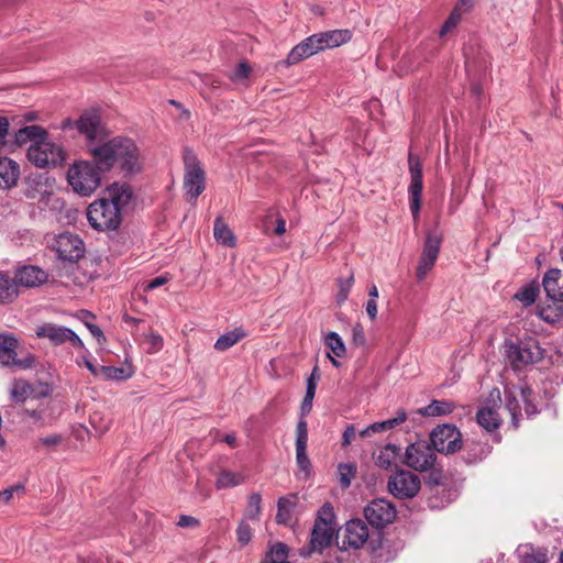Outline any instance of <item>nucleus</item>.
Returning a JSON list of instances; mask_svg holds the SVG:
<instances>
[{
    "mask_svg": "<svg viewBox=\"0 0 563 563\" xmlns=\"http://www.w3.org/2000/svg\"><path fill=\"white\" fill-rule=\"evenodd\" d=\"M90 155L97 168L103 173L118 170L123 177H131L144 168L141 148L129 136L118 135L100 144H91Z\"/></svg>",
    "mask_w": 563,
    "mask_h": 563,
    "instance_id": "obj_1",
    "label": "nucleus"
},
{
    "mask_svg": "<svg viewBox=\"0 0 563 563\" xmlns=\"http://www.w3.org/2000/svg\"><path fill=\"white\" fill-rule=\"evenodd\" d=\"M184 181L183 187L189 202H195L206 189V172L197 155L190 148L183 152Z\"/></svg>",
    "mask_w": 563,
    "mask_h": 563,
    "instance_id": "obj_2",
    "label": "nucleus"
},
{
    "mask_svg": "<svg viewBox=\"0 0 563 563\" xmlns=\"http://www.w3.org/2000/svg\"><path fill=\"white\" fill-rule=\"evenodd\" d=\"M100 173L93 161H80L68 169L67 180L75 192L88 197L100 186Z\"/></svg>",
    "mask_w": 563,
    "mask_h": 563,
    "instance_id": "obj_3",
    "label": "nucleus"
},
{
    "mask_svg": "<svg viewBox=\"0 0 563 563\" xmlns=\"http://www.w3.org/2000/svg\"><path fill=\"white\" fill-rule=\"evenodd\" d=\"M505 354L516 369L538 363L543 358V350L539 342L532 338L520 341H506Z\"/></svg>",
    "mask_w": 563,
    "mask_h": 563,
    "instance_id": "obj_4",
    "label": "nucleus"
},
{
    "mask_svg": "<svg viewBox=\"0 0 563 563\" xmlns=\"http://www.w3.org/2000/svg\"><path fill=\"white\" fill-rule=\"evenodd\" d=\"M87 219L89 224L97 231H114L122 222L119 207L108 203L107 199L102 198L89 205Z\"/></svg>",
    "mask_w": 563,
    "mask_h": 563,
    "instance_id": "obj_5",
    "label": "nucleus"
},
{
    "mask_svg": "<svg viewBox=\"0 0 563 563\" xmlns=\"http://www.w3.org/2000/svg\"><path fill=\"white\" fill-rule=\"evenodd\" d=\"M27 158L38 168H49L59 165L65 159V155L62 146L52 142L47 135L30 145Z\"/></svg>",
    "mask_w": 563,
    "mask_h": 563,
    "instance_id": "obj_6",
    "label": "nucleus"
},
{
    "mask_svg": "<svg viewBox=\"0 0 563 563\" xmlns=\"http://www.w3.org/2000/svg\"><path fill=\"white\" fill-rule=\"evenodd\" d=\"M47 246L63 263L75 264L85 255V243L73 233H60L47 241Z\"/></svg>",
    "mask_w": 563,
    "mask_h": 563,
    "instance_id": "obj_7",
    "label": "nucleus"
},
{
    "mask_svg": "<svg viewBox=\"0 0 563 563\" xmlns=\"http://www.w3.org/2000/svg\"><path fill=\"white\" fill-rule=\"evenodd\" d=\"M435 450L427 441H417L406 448L402 463L417 472L433 470L437 462Z\"/></svg>",
    "mask_w": 563,
    "mask_h": 563,
    "instance_id": "obj_8",
    "label": "nucleus"
},
{
    "mask_svg": "<svg viewBox=\"0 0 563 563\" xmlns=\"http://www.w3.org/2000/svg\"><path fill=\"white\" fill-rule=\"evenodd\" d=\"M433 449L442 454H454L462 450L463 441L460 430L454 424H441L430 433Z\"/></svg>",
    "mask_w": 563,
    "mask_h": 563,
    "instance_id": "obj_9",
    "label": "nucleus"
},
{
    "mask_svg": "<svg viewBox=\"0 0 563 563\" xmlns=\"http://www.w3.org/2000/svg\"><path fill=\"white\" fill-rule=\"evenodd\" d=\"M387 488L398 499H411L420 492L421 481L410 471L400 470L388 478Z\"/></svg>",
    "mask_w": 563,
    "mask_h": 563,
    "instance_id": "obj_10",
    "label": "nucleus"
},
{
    "mask_svg": "<svg viewBox=\"0 0 563 563\" xmlns=\"http://www.w3.org/2000/svg\"><path fill=\"white\" fill-rule=\"evenodd\" d=\"M334 527L323 517H318L311 531L310 542L307 548L300 550L301 555H311L314 552L321 553L331 547L334 534Z\"/></svg>",
    "mask_w": 563,
    "mask_h": 563,
    "instance_id": "obj_11",
    "label": "nucleus"
},
{
    "mask_svg": "<svg viewBox=\"0 0 563 563\" xmlns=\"http://www.w3.org/2000/svg\"><path fill=\"white\" fill-rule=\"evenodd\" d=\"M408 168L410 173V211L412 217L417 219L421 208V195L423 189L422 184V164L418 156L413 155L412 152L408 154Z\"/></svg>",
    "mask_w": 563,
    "mask_h": 563,
    "instance_id": "obj_12",
    "label": "nucleus"
},
{
    "mask_svg": "<svg viewBox=\"0 0 563 563\" xmlns=\"http://www.w3.org/2000/svg\"><path fill=\"white\" fill-rule=\"evenodd\" d=\"M397 511L395 505L385 499H373L365 508L364 516L368 523L375 528H384L391 523L396 518Z\"/></svg>",
    "mask_w": 563,
    "mask_h": 563,
    "instance_id": "obj_13",
    "label": "nucleus"
},
{
    "mask_svg": "<svg viewBox=\"0 0 563 563\" xmlns=\"http://www.w3.org/2000/svg\"><path fill=\"white\" fill-rule=\"evenodd\" d=\"M441 243L442 239L437 232H429L427 234L423 250L416 269V275L419 282L423 280L433 268L440 253Z\"/></svg>",
    "mask_w": 563,
    "mask_h": 563,
    "instance_id": "obj_14",
    "label": "nucleus"
},
{
    "mask_svg": "<svg viewBox=\"0 0 563 563\" xmlns=\"http://www.w3.org/2000/svg\"><path fill=\"white\" fill-rule=\"evenodd\" d=\"M35 333L37 338L48 339L54 345H60L69 341L75 347H84L81 339L71 329L66 327L44 323L36 328Z\"/></svg>",
    "mask_w": 563,
    "mask_h": 563,
    "instance_id": "obj_15",
    "label": "nucleus"
},
{
    "mask_svg": "<svg viewBox=\"0 0 563 563\" xmlns=\"http://www.w3.org/2000/svg\"><path fill=\"white\" fill-rule=\"evenodd\" d=\"M18 340L12 335L0 334V363L5 366L15 365L20 368H30L34 364V357L16 358Z\"/></svg>",
    "mask_w": 563,
    "mask_h": 563,
    "instance_id": "obj_16",
    "label": "nucleus"
},
{
    "mask_svg": "<svg viewBox=\"0 0 563 563\" xmlns=\"http://www.w3.org/2000/svg\"><path fill=\"white\" fill-rule=\"evenodd\" d=\"M308 444V423L303 419H299L296 427V463L299 472L308 478L311 474L312 465L307 454Z\"/></svg>",
    "mask_w": 563,
    "mask_h": 563,
    "instance_id": "obj_17",
    "label": "nucleus"
},
{
    "mask_svg": "<svg viewBox=\"0 0 563 563\" xmlns=\"http://www.w3.org/2000/svg\"><path fill=\"white\" fill-rule=\"evenodd\" d=\"M74 126L78 132L86 136L87 147L90 153L91 144H100L102 141H98V137L102 133L101 119L97 112H85L78 120L74 122Z\"/></svg>",
    "mask_w": 563,
    "mask_h": 563,
    "instance_id": "obj_18",
    "label": "nucleus"
},
{
    "mask_svg": "<svg viewBox=\"0 0 563 563\" xmlns=\"http://www.w3.org/2000/svg\"><path fill=\"white\" fill-rule=\"evenodd\" d=\"M368 528L361 519H352L345 523L342 534L343 549H360L368 539Z\"/></svg>",
    "mask_w": 563,
    "mask_h": 563,
    "instance_id": "obj_19",
    "label": "nucleus"
},
{
    "mask_svg": "<svg viewBox=\"0 0 563 563\" xmlns=\"http://www.w3.org/2000/svg\"><path fill=\"white\" fill-rule=\"evenodd\" d=\"M14 279L18 287L37 288L48 282V273L36 265H23L15 269Z\"/></svg>",
    "mask_w": 563,
    "mask_h": 563,
    "instance_id": "obj_20",
    "label": "nucleus"
},
{
    "mask_svg": "<svg viewBox=\"0 0 563 563\" xmlns=\"http://www.w3.org/2000/svg\"><path fill=\"white\" fill-rule=\"evenodd\" d=\"M318 53L319 48L312 34L305 38L303 41H301L296 46H294L291 51L288 53L286 59L280 62V64H284L286 66H292Z\"/></svg>",
    "mask_w": 563,
    "mask_h": 563,
    "instance_id": "obj_21",
    "label": "nucleus"
},
{
    "mask_svg": "<svg viewBox=\"0 0 563 563\" xmlns=\"http://www.w3.org/2000/svg\"><path fill=\"white\" fill-rule=\"evenodd\" d=\"M319 52L339 47L347 43L352 35L349 30H331L313 34Z\"/></svg>",
    "mask_w": 563,
    "mask_h": 563,
    "instance_id": "obj_22",
    "label": "nucleus"
},
{
    "mask_svg": "<svg viewBox=\"0 0 563 563\" xmlns=\"http://www.w3.org/2000/svg\"><path fill=\"white\" fill-rule=\"evenodd\" d=\"M542 285L549 298L554 301H563V271L556 268L548 271Z\"/></svg>",
    "mask_w": 563,
    "mask_h": 563,
    "instance_id": "obj_23",
    "label": "nucleus"
},
{
    "mask_svg": "<svg viewBox=\"0 0 563 563\" xmlns=\"http://www.w3.org/2000/svg\"><path fill=\"white\" fill-rule=\"evenodd\" d=\"M19 176V164L9 157H0V188L9 189L14 187Z\"/></svg>",
    "mask_w": 563,
    "mask_h": 563,
    "instance_id": "obj_24",
    "label": "nucleus"
},
{
    "mask_svg": "<svg viewBox=\"0 0 563 563\" xmlns=\"http://www.w3.org/2000/svg\"><path fill=\"white\" fill-rule=\"evenodd\" d=\"M19 287L8 272L0 271V303L8 305L19 297Z\"/></svg>",
    "mask_w": 563,
    "mask_h": 563,
    "instance_id": "obj_25",
    "label": "nucleus"
},
{
    "mask_svg": "<svg viewBox=\"0 0 563 563\" xmlns=\"http://www.w3.org/2000/svg\"><path fill=\"white\" fill-rule=\"evenodd\" d=\"M132 197L131 187L126 184H113L108 188V203H113L115 207H119L120 212L122 209L130 202Z\"/></svg>",
    "mask_w": 563,
    "mask_h": 563,
    "instance_id": "obj_26",
    "label": "nucleus"
},
{
    "mask_svg": "<svg viewBox=\"0 0 563 563\" xmlns=\"http://www.w3.org/2000/svg\"><path fill=\"white\" fill-rule=\"evenodd\" d=\"M43 136H47V131L40 125H26L14 133V145L22 146L27 142L34 144Z\"/></svg>",
    "mask_w": 563,
    "mask_h": 563,
    "instance_id": "obj_27",
    "label": "nucleus"
},
{
    "mask_svg": "<svg viewBox=\"0 0 563 563\" xmlns=\"http://www.w3.org/2000/svg\"><path fill=\"white\" fill-rule=\"evenodd\" d=\"M476 421L487 432H495L499 429L503 420L497 410L483 407L476 413Z\"/></svg>",
    "mask_w": 563,
    "mask_h": 563,
    "instance_id": "obj_28",
    "label": "nucleus"
},
{
    "mask_svg": "<svg viewBox=\"0 0 563 563\" xmlns=\"http://www.w3.org/2000/svg\"><path fill=\"white\" fill-rule=\"evenodd\" d=\"M399 454L400 446L388 443L378 453H374L373 457L378 467L388 470L395 464Z\"/></svg>",
    "mask_w": 563,
    "mask_h": 563,
    "instance_id": "obj_29",
    "label": "nucleus"
},
{
    "mask_svg": "<svg viewBox=\"0 0 563 563\" xmlns=\"http://www.w3.org/2000/svg\"><path fill=\"white\" fill-rule=\"evenodd\" d=\"M297 496L289 495L280 497L277 503L276 520L278 523H289L292 518V510L296 507Z\"/></svg>",
    "mask_w": 563,
    "mask_h": 563,
    "instance_id": "obj_30",
    "label": "nucleus"
},
{
    "mask_svg": "<svg viewBox=\"0 0 563 563\" xmlns=\"http://www.w3.org/2000/svg\"><path fill=\"white\" fill-rule=\"evenodd\" d=\"M245 336L246 332L243 330V328H235L234 330L228 331L218 338L214 343V350L224 352Z\"/></svg>",
    "mask_w": 563,
    "mask_h": 563,
    "instance_id": "obj_31",
    "label": "nucleus"
},
{
    "mask_svg": "<svg viewBox=\"0 0 563 563\" xmlns=\"http://www.w3.org/2000/svg\"><path fill=\"white\" fill-rule=\"evenodd\" d=\"M35 389L24 379H14L10 389V398L15 402H24L29 397L33 396Z\"/></svg>",
    "mask_w": 563,
    "mask_h": 563,
    "instance_id": "obj_32",
    "label": "nucleus"
},
{
    "mask_svg": "<svg viewBox=\"0 0 563 563\" xmlns=\"http://www.w3.org/2000/svg\"><path fill=\"white\" fill-rule=\"evenodd\" d=\"M213 235L219 243L225 246L233 247L235 245V236L221 217L214 220Z\"/></svg>",
    "mask_w": 563,
    "mask_h": 563,
    "instance_id": "obj_33",
    "label": "nucleus"
},
{
    "mask_svg": "<svg viewBox=\"0 0 563 563\" xmlns=\"http://www.w3.org/2000/svg\"><path fill=\"white\" fill-rule=\"evenodd\" d=\"M487 454L488 449L486 448V445L479 442L466 441L463 455V459L466 463L473 464L479 462L483 459H485Z\"/></svg>",
    "mask_w": 563,
    "mask_h": 563,
    "instance_id": "obj_34",
    "label": "nucleus"
},
{
    "mask_svg": "<svg viewBox=\"0 0 563 563\" xmlns=\"http://www.w3.org/2000/svg\"><path fill=\"white\" fill-rule=\"evenodd\" d=\"M455 406L453 402L448 400H433L430 405L422 407L418 410L421 416H442L449 415L454 410Z\"/></svg>",
    "mask_w": 563,
    "mask_h": 563,
    "instance_id": "obj_35",
    "label": "nucleus"
},
{
    "mask_svg": "<svg viewBox=\"0 0 563 563\" xmlns=\"http://www.w3.org/2000/svg\"><path fill=\"white\" fill-rule=\"evenodd\" d=\"M505 406L511 416L512 426L515 428H518L521 407H520L519 399L517 397V393L515 390H511V389L505 390Z\"/></svg>",
    "mask_w": 563,
    "mask_h": 563,
    "instance_id": "obj_36",
    "label": "nucleus"
},
{
    "mask_svg": "<svg viewBox=\"0 0 563 563\" xmlns=\"http://www.w3.org/2000/svg\"><path fill=\"white\" fill-rule=\"evenodd\" d=\"M548 561L547 549L527 545L526 550L521 553L520 563H548Z\"/></svg>",
    "mask_w": 563,
    "mask_h": 563,
    "instance_id": "obj_37",
    "label": "nucleus"
},
{
    "mask_svg": "<svg viewBox=\"0 0 563 563\" xmlns=\"http://www.w3.org/2000/svg\"><path fill=\"white\" fill-rule=\"evenodd\" d=\"M245 477L240 473L222 471L219 473L216 486L220 489L234 487L244 483Z\"/></svg>",
    "mask_w": 563,
    "mask_h": 563,
    "instance_id": "obj_38",
    "label": "nucleus"
},
{
    "mask_svg": "<svg viewBox=\"0 0 563 563\" xmlns=\"http://www.w3.org/2000/svg\"><path fill=\"white\" fill-rule=\"evenodd\" d=\"M407 419V413L405 410L400 409L397 411V416L391 419H387L385 421L380 422H374L371 424V429L375 433H379L386 430L394 429L395 427L399 426L400 423L405 422Z\"/></svg>",
    "mask_w": 563,
    "mask_h": 563,
    "instance_id": "obj_39",
    "label": "nucleus"
},
{
    "mask_svg": "<svg viewBox=\"0 0 563 563\" xmlns=\"http://www.w3.org/2000/svg\"><path fill=\"white\" fill-rule=\"evenodd\" d=\"M324 343L336 357L345 356V344L336 332L330 331L324 338Z\"/></svg>",
    "mask_w": 563,
    "mask_h": 563,
    "instance_id": "obj_40",
    "label": "nucleus"
},
{
    "mask_svg": "<svg viewBox=\"0 0 563 563\" xmlns=\"http://www.w3.org/2000/svg\"><path fill=\"white\" fill-rule=\"evenodd\" d=\"M356 465L354 463H341L338 466V476L340 486L345 489L349 488L352 479L356 475Z\"/></svg>",
    "mask_w": 563,
    "mask_h": 563,
    "instance_id": "obj_41",
    "label": "nucleus"
},
{
    "mask_svg": "<svg viewBox=\"0 0 563 563\" xmlns=\"http://www.w3.org/2000/svg\"><path fill=\"white\" fill-rule=\"evenodd\" d=\"M101 377L106 380H125L132 372L124 367L100 366Z\"/></svg>",
    "mask_w": 563,
    "mask_h": 563,
    "instance_id": "obj_42",
    "label": "nucleus"
},
{
    "mask_svg": "<svg viewBox=\"0 0 563 563\" xmlns=\"http://www.w3.org/2000/svg\"><path fill=\"white\" fill-rule=\"evenodd\" d=\"M539 295V286L537 284H528L522 287L516 295L515 298L528 307L534 303Z\"/></svg>",
    "mask_w": 563,
    "mask_h": 563,
    "instance_id": "obj_43",
    "label": "nucleus"
},
{
    "mask_svg": "<svg viewBox=\"0 0 563 563\" xmlns=\"http://www.w3.org/2000/svg\"><path fill=\"white\" fill-rule=\"evenodd\" d=\"M287 545L278 542L272 548L271 552L262 563H289L287 561Z\"/></svg>",
    "mask_w": 563,
    "mask_h": 563,
    "instance_id": "obj_44",
    "label": "nucleus"
},
{
    "mask_svg": "<svg viewBox=\"0 0 563 563\" xmlns=\"http://www.w3.org/2000/svg\"><path fill=\"white\" fill-rule=\"evenodd\" d=\"M353 284H354L353 273H350V275L346 278L340 277L336 279V285L339 288L338 295H336L338 305H342L347 299Z\"/></svg>",
    "mask_w": 563,
    "mask_h": 563,
    "instance_id": "obj_45",
    "label": "nucleus"
},
{
    "mask_svg": "<svg viewBox=\"0 0 563 563\" xmlns=\"http://www.w3.org/2000/svg\"><path fill=\"white\" fill-rule=\"evenodd\" d=\"M262 497L258 493H253L249 497L247 508L245 511V518L256 520L261 514Z\"/></svg>",
    "mask_w": 563,
    "mask_h": 563,
    "instance_id": "obj_46",
    "label": "nucleus"
},
{
    "mask_svg": "<svg viewBox=\"0 0 563 563\" xmlns=\"http://www.w3.org/2000/svg\"><path fill=\"white\" fill-rule=\"evenodd\" d=\"M522 401L525 402V411L528 416H532L537 412L536 405L531 401L530 397L532 395V390L530 387H521L519 390Z\"/></svg>",
    "mask_w": 563,
    "mask_h": 563,
    "instance_id": "obj_47",
    "label": "nucleus"
},
{
    "mask_svg": "<svg viewBox=\"0 0 563 563\" xmlns=\"http://www.w3.org/2000/svg\"><path fill=\"white\" fill-rule=\"evenodd\" d=\"M461 21V12H457V9H453L449 18L443 23L441 30H440V36H444L446 33H449L451 30H453L459 22Z\"/></svg>",
    "mask_w": 563,
    "mask_h": 563,
    "instance_id": "obj_48",
    "label": "nucleus"
},
{
    "mask_svg": "<svg viewBox=\"0 0 563 563\" xmlns=\"http://www.w3.org/2000/svg\"><path fill=\"white\" fill-rule=\"evenodd\" d=\"M252 71L251 66L246 62H241L238 64L235 70L230 75V79L232 81H241L246 79Z\"/></svg>",
    "mask_w": 563,
    "mask_h": 563,
    "instance_id": "obj_49",
    "label": "nucleus"
},
{
    "mask_svg": "<svg viewBox=\"0 0 563 563\" xmlns=\"http://www.w3.org/2000/svg\"><path fill=\"white\" fill-rule=\"evenodd\" d=\"M236 536L238 541L243 545L247 544L251 541L252 529L244 520L240 522L236 529Z\"/></svg>",
    "mask_w": 563,
    "mask_h": 563,
    "instance_id": "obj_50",
    "label": "nucleus"
},
{
    "mask_svg": "<svg viewBox=\"0 0 563 563\" xmlns=\"http://www.w3.org/2000/svg\"><path fill=\"white\" fill-rule=\"evenodd\" d=\"M352 340L353 344L357 346H363L366 342L365 333L363 325L361 323H356L352 328Z\"/></svg>",
    "mask_w": 563,
    "mask_h": 563,
    "instance_id": "obj_51",
    "label": "nucleus"
},
{
    "mask_svg": "<svg viewBox=\"0 0 563 563\" xmlns=\"http://www.w3.org/2000/svg\"><path fill=\"white\" fill-rule=\"evenodd\" d=\"M169 280H170V275L167 273L164 275L157 276L144 285V291H150L155 288H158V287L167 284Z\"/></svg>",
    "mask_w": 563,
    "mask_h": 563,
    "instance_id": "obj_52",
    "label": "nucleus"
},
{
    "mask_svg": "<svg viewBox=\"0 0 563 563\" xmlns=\"http://www.w3.org/2000/svg\"><path fill=\"white\" fill-rule=\"evenodd\" d=\"M177 526L180 528H198L200 522L197 518L188 515H180L177 521Z\"/></svg>",
    "mask_w": 563,
    "mask_h": 563,
    "instance_id": "obj_53",
    "label": "nucleus"
},
{
    "mask_svg": "<svg viewBox=\"0 0 563 563\" xmlns=\"http://www.w3.org/2000/svg\"><path fill=\"white\" fill-rule=\"evenodd\" d=\"M23 489H24V487L22 485L11 486V487L0 492V500L8 504L12 500L15 492L23 490Z\"/></svg>",
    "mask_w": 563,
    "mask_h": 563,
    "instance_id": "obj_54",
    "label": "nucleus"
},
{
    "mask_svg": "<svg viewBox=\"0 0 563 563\" xmlns=\"http://www.w3.org/2000/svg\"><path fill=\"white\" fill-rule=\"evenodd\" d=\"M85 325L99 342L106 341L102 330L97 324L85 321Z\"/></svg>",
    "mask_w": 563,
    "mask_h": 563,
    "instance_id": "obj_55",
    "label": "nucleus"
},
{
    "mask_svg": "<svg viewBox=\"0 0 563 563\" xmlns=\"http://www.w3.org/2000/svg\"><path fill=\"white\" fill-rule=\"evenodd\" d=\"M9 134V120L0 117V146L5 145V137Z\"/></svg>",
    "mask_w": 563,
    "mask_h": 563,
    "instance_id": "obj_56",
    "label": "nucleus"
},
{
    "mask_svg": "<svg viewBox=\"0 0 563 563\" xmlns=\"http://www.w3.org/2000/svg\"><path fill=\"white\" fill-rule=\"evenodd\" d=\"M40 443L45 446H56L62 442V437L59 434H51L44 438H41Z\"/></svg>",
    "mask_w": 563,
    "mask_h": 563,
    "instance_id": "obj_57",
    "label": "nucleus"
},
{
    "mask_svg": "<svg viewBox=\"0 0 563 563\" xmlns=\"http://www.w3.org/2000/svg\"><path fill=\"white\" fill-rule=\"evenodd\" d=\"M355 437L354 426L350 424L345 428L342 437V445H349Z\"/></svg>",
    "mask_w": 563,
    "mask_h": 563,
    "instance_id": "obj_58",
    "label": "nucleus"
},
{
    "mask_svg": "<svg viewBox=\"0 0 563 563\" xmlns=\"http://www.w3.org/2000/svg\"><path fill=\"white\" fill-rule=\"evenodd\" d=\"M366 313L371 320H375L377 317V302L374 299H368L366 302Z\"/></svg>",
    "mask_w": 563,
    "mask_h": 563,
    "instance_id": "obj_59",
    "label": "nucleus"
},
{
    "mask_svg": "<svg viewBox=\"0 0 563 563\" xmlns=\"http://www.w3.org/2000/svg\"><path fill=\"white\" fill-rule=\"evenodd\" d=\"M317 390V385H313V382H307L306 395L303 400L307 402H312Z\"/></svg>",
    "mask_w": 563,
    "mask_h": 563,
    "instance_id": "obj_60",
    "label": "nucleus"
},
{
    "mask_svg": "<svg viewBox=\"0 0 563 563\" xmlns=\"http://www.w3.org/2000/svg\"><path fill=\"white\" fill-rule=\"evenodd\" d=\"M317 390V385H313V382H307L306 395L303 400L307 402H312Z\"/></svg>",
    "mask_w": 563,
    "mask_h": 563,
    "instance_id": "obj_61",
    "label": "nucleus"
},
{
    "mask_svg": "<svg viewBox=\"0 0 563 563\" xmlns=\"http://www.w3.org/2000/svg\"><path fill=\"white\" fill-rule=\"evenodd\" d=\"M148 339H150L151 345L155 350H159L163 346V338L159 334L151 333L148 335Z\"/></svg>",
    "mask_w": 563,
    "mask_h": 563,
    "instance_id": "obj_62",
    "label": "nucleus"
},
{
    "mask_svg": "<svg viewBox=\"0 0 563 563\" xmlns=\"http://www.w3.org/2000/svg\"><path fill=\"white\" fill-rule=\"evenodd\" d=\"M286 232V221L278 216L276 220V227L274 229V233L276 235H283Z\"/></svg>",
    "mask_w": 563,
    "mask_h": 563,
    "instance_id": "obj_63",
    "label": "nucleus"
},
{
    "mask_svg": "<svg viewBox=\"0 0 563 563\" xmlns=\"http://www.w3.org/2000/svg\"><path fill=\"white\" fill-rule=\"evenodd\" d=\"M84 364L93 376L101 377L100 366L93 365L92 362L87 358L84 360Z\"/></svg>",
    "mask_w": 563,
    "mask_h": 563,
    "instance_id": "obj_64",
    "label": "nucleus"
}]
</instances>
